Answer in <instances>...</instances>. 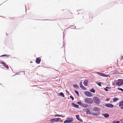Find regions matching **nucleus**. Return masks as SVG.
Masks as SVG:
<instances>
[{
  "mask_svg": "<svg viewBox=\"0 0 123 123\" xmlns=\"http://www.w3.org/2000/svg\"><path fill=\"white\" fill-rule=\"evenodd\" d=\"M116 85L118 86H121L123 84V80L119 79L117 80H115V81Z\"/></svg>",
  "mask_w": 123,
  "mask_h": 123,
  "instance_id": "f257e3e1",
  "label": "nucleus"
},
{
  "mask_svg": "<svg viewBox=\"0 0 123 123\" xmlns=\"http://www.w3.org/2000/svg\"><path fill=\"white\" fill-rule=\"evenodd\" d=\"M93 111H97V112L96 113H92V115L95 116H97L98 114H99L100 113V110L99 108L97 107H95L93 109Z\"/></svg>",
  "mask_w": 123,
  "mask_h": 123,
  "instance_id": "f03ea898",
  "label": "nucleus"
},
{
  "mask_svg": "<svg viewBox=\"0 0 123 123\" xmlns=\"http://www.w3.org/2000/svg\"><path fill=\"white\" fill-rule=\"evenodd\" d=\"M85 102L89 104L92 103L93 102L91 98H86L85 100Z\"/></svg>",
  "mask_w": 123,
  "mask_h": 123,
  "instance_id": "7ed1b4c3",
  "label": "nucleus"
},
{
  "mask_svg": "<svg viewBox=\"0 0 123 123\" xmlns=\"http://www.w3.org/2000/svg\"><path fill=\"white\" fill-rule=\"evenodd\" d=\"M94 102L97 104H99L100 103V101L99 98L97 97H94L93 98Z\"/></svg>",
  "mask_w": 123,
  "mask_h": 123,
  "instance_id": "20e7f679",
  "label": "nucleus"
},
{
  "mask_svg": "<svg viewBox=\"0 0 123 123\" xmlns=\"http://www.w3.org/2000/svg\"><path fill=\"white\" fill-rule=\"evenodd\" d=\"M73 121V119L72 118H67V120H65L64 123H70L72 122Z\"/></svg>",
  "mask_w": 123,
  "mask_h": 123,
  "instance_id": "39448f33",
  "label": "nucleus"
},
{
  "mask_svg": "<svg viewBox=\"0 0 123 123\" xmlns=\"http://www.w3.org/2000/svg\"><path fill=\"white\" fill-rule=\"evenodd\" d=\"M61 120V119L60 118H55L52 119L50 120V121L51 123H54L55 122H58L59 121Z\"/></svg>",
  "mask_w": 123,
  "mask_h": 123,
  "instance_id": "423d86ee",
  "label": "nucleus"
},
{
  "mask_svg": "<svg viewBox=\"0 0 123 123\" xmlns=\"http://www.w3.org/2000/svg\"><path fill=\"white\" fill-rule=\"evenodd\" d=\"M85 94L86 96L87 97H91L92 95V93L89 92L87 91H86L85 92Z\"/></svg>",
  "mask_w": 123,
  "mask_h": 123,
  "instance_id": "0eeeda50",
  "label": "nucleus"
},
{
  "mask_svg": "<svg viewBox=\"0 0 123 123\" xmlns=\"http://www.w3.org/2000/svg\"><path fill=\"white\" fill-rule=\"evenodd\" d=\"M105 106L106 107L110 108H113L114 107V105H113L110 103L106 104L105 105Z\"/></svg>",
  "mask_w": 123,
  "mask_h": 123,
  "instance_id": "6e6552de",
  "label": "nucleus"
},
{
  "mask_svg": "<svg viewBox=\"0 0 123 123\" xmlns=\"http://www.w3.org/2000/svg\"><path fill=\"white\" fill-rule=\"evenodd\" d=\"M41 61V59L40 57L37 58H36V62L37 64H39Z\"/></svg>",
  "mask_w": 123,
  "mask_h": 123,
  "instance_id": "1a4fd4ad",
  "label": "nucleus"
},
{
  "mask_svg": "<svg viewBox=\"0 0 123 123\" xmlns=\"http://www.w3.org/2000/svg\"><path fill=\"white\" fill-rule=\"evenodd\" d=\"M76 117L77 119L79 120L81 122H83L82 120L80 118L79 115H76Z\"/></svg>",
  "mask_w": 123,
  "mask_h": 123,
  "instance_id": "9d476101",
  "label": "nucleus"
},
{
  "mask_svg": "<svg viewBox=\"0 0 123 123\" xmlns=\"http://www.w3.org/2000/svg\"><path fill=\"white\" fill-rule=\"evenodd\" d=\"M80 87L82 89L85 90L86 88L83 86L82 84V82L80 83Z\"/></svg>",
  "mask_w": 123,
  "mask_h": 123,
  "instance_id": "9b49d317",
  "label": "nucleus"
},
{
  "mask_svg": "<svg viewBox=\"0 0 123 123\" xmlns=\"http://www.w3.org/2000/svg\"><path fill=\"white\" fill-rule=\"evenodd\" d=\"M102 116L105 118H108L109 117V114L106 113L103 114Z\"/></svg>",
  "mask_w": 123,
  "mask_h": 123,
  "instance_id": "f8f14e48",
  "label": "nucleus"
},
{
  "mask_svg": "<svg viewBox=\"0 0 123 123\" xmlns=\"http://www.w3.org/2000/svg\"><path fill=\"white\" fill-rule=\"evenodd\" d=\"M72 104L74 107L76 108H79V106L78 105L75 104L74 103H72Z\"/></svg>",
  "mask_w": 123,
  "mask_h": 123,
  "instance_id": "ddd939ff",
  "label": "nucleus"
},
{
  "mask_svg": "<svg viewBox=\"0 0 123 123\" xmlns=\"http://www.w3.org/2000/svg\"><path fill=\"white\" fill-rule=\"evenodd\" d=\"M88 82V80H85L84 81L83 84L85 86H86L87 85Z\"/></svg>",
  "mask_w": 123,
  "mask_h": 123,
  "instance_id": "4468645a",
  "label": "nucleus"
},
{
  "mask_svg": "<svg viewBox=\"0 0 123 123\" xmlns=\"http://www.w3.org/2000/svg\"><path fill=\"white\" fill-rule=\"evenodd\" d=\"M119 100V98H114L113 99V101L114 102H116Z\"/></svg>",
  "mask_w": 123,
  "mask_h": 123,
  "instance_id": "2eb2a0df",
  "label": "nucleus"
},
{
  "mask_svg": "<svg viewBox=\"0 0 123 123\" xmlns=\"http://www.w3.org/2000/svg\"><path fill=\"white\" fill-rule=\"evenodd\" d=\"M123 105V101H121L119 103V106H120Z\"/></svg>",
  "mask_w": 123,
  "mask_h": 123,
  "instance_id": "dca6fc26",
  "label": "nucleus"
},
{
  "mask_svg": "<svg viewBox=\"0 0 123 123\" xmlns=\"http://www.w3.org/2000/svg\"><path fill=\"white\" fill-rule=\"evenodd\" d=\"M88 105L86 104H83L82 106L84 108H86L88 106Z\"/></svg>",
  "mask_w": 123,
  "mask_h": 123,
  "instance_id": "f3484780",
  "label": "nucleus"
},
{
  "mask_svg": "<svg viewBox=\"0 0 123 123\" xmlns=\"http://www.w3.org/2000/svg\"><path fill=\"white\" fill-rule=\"evenodd\" d=\"M101 76H104L107 77L108 76V75H105L103 73H101Z\"/></svg>",
  "mask_w": 123,
  "mask_h": 123,
  "instance_id": "a211bd4d",
  "label": "nucleus"
},
{
  "mask_svg": "<svg viewBox=\"0 0 123 123\" xmlns=\"http://www.w3.org/2000/svg\"><path fill=\"white\" fill-rule=\"evenodd\" d=\"M74 87H76L77 88H79V86L76 84H74Z\"/></svg>",
  "mask_w": 123,
  "mask_h": 123,
  "instance_id": "6ab92c4d",
  "label": "nucleus"
},
{
  "mask_svg": "<svg viewBox=\"0 0 123 123\" xmlns=\"http://www.w3.org/2000/svg\"><path fill=\"white\" fill-rule=\"evenodd\" d=\"M90 91L93 93H95V90L94 89L92 88L90 90Z\"/></svg>",
  "mask_w": 123,
  "mask_h": 123,
  "instance_id": "aec40b11",
  "label": "nucleus"
},
{
  "mask_svg": "<svg viewBox=\"0 0 123 123\" xmlns=\"http://www.w3.org/2000/svg\"><path fill=\"white\" fill-rule=\"evenodd\" d=\"M77 104L81 106H82L83 104L80 102H77Z\"/></svg>",
  "mask_w": 123,
  "mask_h": 123,
  "instance_id": "412c9836",
  "label": "nucleus"
},
{
  "mask_svg": "<svg viewBox=\"0 0 123 123\" xmlns=\"http://www.w3.org/2000/svg\"><path fill=\"white\" fill-rule=\"evenodd\" d=\"M86 114H91V112L89 110H88L86 111Z\"/></svg>",
  "mask_w": 123,
  "mask_h": 123,
  "instance_id": "4be33fe9",
  "label": "nucleus"
},
{
  "mask_svg": "<svg viewBox=\"0 0 123 123\" xmlns=\"http://www.w3.org/2000/svg\"><path fill=\"white\" fill-rule=\"evenodd\" d=\"M96 83L99 86H101V84H102V83H101V82H96Z\"/></svg>",
  "mask_w": 123,
  "mask_h": 123,
  "instance_id": "5701e85b",
  "label": "nucleus"
},
{
  "mask_svg": "<svg viewBox=\"0 0 123 123\" xmlns=\"http://www.w3.org/2000/svg\"><path fill=\"white\" fill-rule=\"evenodd\" d=\"M75 93L77 94L78 96H79V93L76 90H75Z\"/></svg>",
  "mask_w": 123,
  "mask_h": 123,
  "instance_id": "b1692460",
  "label": "nucleus"
},
{
  "mask_svg": "<svg viewBox=\"0 0 123 123\" xmlns=\"http://www.w3.org/2000/svg\"><path fill=\"white\" fill-rule=\"evenodd\" d=\"M54 116L55 117H62V115H55Z\"/></svg>",
  "mask_w": 123,
  "mask_h": 123,
  "instance_id": "393cba45",
  "label": "nucleus"
},
{
  "mask_svg": "<svg viewBox=\"0 0 123 123\" xmlns=\"http://www.w3.org/2000/svg\"><path fill=\"white\" fill-rule=\"evenodd\" d=\"M60 94L61 96H62V97H64V94L63 93L61 92L60 93Z\"/></svg>",
  "mask_w": 123,
  "mask_h": 123,
  "instance_id": "a878e982",
  "label": "nucleus"
},
{
  "mask_svg": "<svg viewBox=\"0 0 123 123\" xmlns=\"http://www.w3.org/2000/svg\"><path fill=\"white\" fill-rule=\"evenodd\" d=\"M4 66L7 69L9 68V67L8 66L6 65V64H5V65H4Z\"/></svg>",
  "mask_w": 123,
  "mask_h": 123,
  "instance_id": "bb28decb",
  "label": "nucleus"
},
{
  "mask_svg": "<svg viewBox=\"0 0 123 123\" xmlns=\"http://www.w3.org/2000/svg\"><path fill=\"white\" fill-rule=\"evenodd\" d=\"M109 87H106L105 88H104L105 90L107 91H108V90L107 88L109 89Z\"/></svg>",
  "mask_w": 123,
  "mask_h": 123,
  "instance_id": "cd10ccee",
  "label": "nucleus"
},
{
  "mask_svg": "<svg viewBox=\"0 0 123 123\" xmlns=\"http://www.w3.org/2000/svg\"><path fill=\"white\" fill-rule=\"evenodd\" d=\"M6 56L7 57H8V55H1L0 56V57H2V56Z\"/></svg>",
  "mask_w": 123,
  "mask_h": 123,
  "instance_id": "c85d7f7f",
  "label": "nucleus"
},
{
  "mask_svg": "<svg viewBox=\"0 0 123 123\" xmlns=\"http://www.w3.org/2000/svg\"><path fill=\"white\" fill-rule=\"evenodd\" d=\"M0 63L1 64L4 65L6 64L4 62L2 61Z\"/></svg>",
  "mask_w": 123,
  "mask_h": 123,
  "instance_id": "c756f323",
  "label": "nucleus"
},
{
  "mask_svg": "<svg viewBox=\"0 0 123 123\" xmlns=\"http://www.w3.org/2000/svg\"><path fill=\"white\" fill-rule=\"evenodd\" d=\"M118 89L119 90H120L121 91L123 92V89L121 88H118Z\"/></svg>",
  "mask_w": 123,
  "mask_h": 123,
  "instance_id": "7c9ffc66",
  "label": "nucleus"
},
{
  "mask_svg": "<svg viewBox=\"0 0 123 123\" xmlns=\"http://www.w3.org/2000/svg\"><path fill=\"white\" fill-rule=\"evenodd\" d=\"M70 98H72V100H74V98L73 97H72V96H70Z\"/></svg>",
  "mask_w": 123,
  "mask_h": 123,
  "instance_id": "2f4dec72",
  "label": "nucleus"
},
{
  "mask_svg": "<svg viewBox=\"0 0 123 123\" xmlns=\"http://www.w3.org/2000/svg\"><path fill=\"white\" fill-rule=\"evenodd\" d=\"M97 74L99 75H101V73H99V72H97Z\"/></svg>",
  "mask_w": 123,
  "mask_h": 123,
  "instance_id": "473e14b6",
  "label": "nucleus"
},
{
  "mask_svg": "<svg viewBox=\"0 0 123 123\" xmlns=\"http://www.w3.org/2000/svg\"><path fill=\"white\" fill-rule=\"evenodd\" d=\"M106 100L107 101H108L110 99L109 98H107L106 99Z\"/></svg>",
  "mask_w": 123,
  "mask_h": 123,
  "instance_id": "72a5a7b5",
  "label": "nucleus"
},
{
  "mask_svg": "<svg viewBox=\"0 0 123 123\" xmlns=\"http://www.w3.org/2000/svg\"><path fill=\"white\" fill-rule=\"evenodd\" d=\"M121 106L120 107L122 109H123V106L122 105V106Z\"/></svg>",
  "mask_w": 123,
  "mask_h": 123,
  "instance_id": "f704fd0d",
  "label": "nucleus"
},
{
  "mask_svg": "<svg viewBox=\"0 0 123 123\" xmlns=\"http://www.w3.org/2000/svg\"><path fill=\"white\" fill-rule=\"evenodd\" d=\"M120 122L119 121H117L116 122V123H119Z\"/></svg>",
  "mask_w": 123,
  "mask_h": 123,
  "instance_id": "c9c22d12",
  "label": "nucleus"
},
{
  "mask_svg": "<svg viewBox=\"0 0 123 123\" xmlns=\"http://www.w3.org/2000/svg\"><path fill=\"white\" fill-rule=\"evenodd\" d=\"M112 122L113 123H116V122L114 121H113Z\"/></svg>",
  "mask_w": 123,
  "mask_h": 123,
  "instance_id": "e433bc0d",
  "label": "nucleus"
},
{
  "mask_svg": "<svg viewBox=\"0 0 123 123\" xmlns=\"http://www.w3.org/2000/svg\"><path fill=\"white\" fill-rule=\"evenodd\" d=\"M66 92L68 93H69V92L67 90L66 91Z\"/></svg>",
  "mask_w": 123,
  "mask_h": 123,
  "instance_id": "4c0bfd02",
  "label": "nucleus"
}]
</instances>
